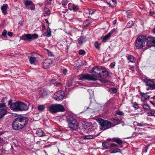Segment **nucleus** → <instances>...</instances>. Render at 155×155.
Instances as JSON below:
<instances>
[{"mask_svg":"<svg viewBox=\"0 0 155 155\" xmlns=\"http://www.w3.org/2000/svg\"><path fill=\"white\" fill-rule=\"evenodd\" d=\"M103 67H96L92 69L91 73H93L92 74L87 73L81 74L78 76L79 80L83 81L86 80L89 81H96L99 78H104L107 77L108 75V72L106 69L102 71L101 72H98L97 71L101 69H104Z\"/></svg>","mask_w":155,"mask_h":155,"instance_id":"nucleus-1","label":"nucleus"},{"mask_svg":"<svg viewBox=\"0 0 155 155\" xmlns=\"http://www.w3.org/2000/svg\"><path fill=\"white\" fill-rule=\"evenodd\" d=\"M28 121V118L25 117H20L16 118L14 120L12 123V128L14 130H20L26 126Z\"/></svg>","mask_w":155,"mask_h":155,"instance_id":"nucleus-2","label":"nucleus"},{"mask_svg":"<svg viewBox=\"0 0 155 155\" xmlns=\"http://www.w3.org/2000/svg\"><path fill=\"white\" fill-rule=\"evenodd\" d=\"M67 121L68 127L71 130H76L79 127V123L77 120L72 116H69L67 117Z\"/></svg>","mask_w":155,"mask_h":155,"instance_id":"nucleus-3","label":"nucleus"},{"mask_svg":"<svg viewBox=\"0 0 155 155\" xmlns=\"http://www.w3.org/2000/svg\"><path fill=\"white\" fill-rule=\"evenodd\" d=\"M97 121L101 126V129L103 130L110 128L115 126V125H112V123L110 121L104 120L101 118L97 119Z\"/></svg>","mask_w":155,"mask_h":155,"instance_id":"nucleus-4","label":"nucleus"},{"mask_svg":"<svg viewBox=\"0 0 155 155\" xmlns=\"http://www.w3.org/2000/svg\"><path fill=\"white\" fill-rule=\"evenodd\" d=\"M146 41V37L143 35L139 36L135 41V46L137 49L142 48L145 45Z\"/></svg>","mask_w":155,"mask_h":155,"instance_id":"nucleus-5","label":"nucleus"},{"mask_svg":"<svg viewBox=\"0 0 155 155\" xmlns=\"http://www.w3.org/2000/svg\"><path fill=\"white\" fill-rule=\"evenodd\" d=\"M49 111L52 114L58 112H63L65 110L64 107L60 104H52L48 107Z\"/></svg>","mask_w":155,"mask_h":155,"instance_id":"nucleus-6","label":"nucleus"},{"mask_svg":"<svg viewBox=\"0 0 155 155\" xmlns=\"http://www.w3.org/2000/svg\"><path fill=\"white\" fill-rule=\"evenodd\" d=\"M38 37V34L34 33L32 34H24L21 38L22 40L28 42H31L32 41L36 39Z\"/></svg>","mask_w":155,"mask_h":155,"instance_id":"nucleus-7","label":"nucleus"},{"mask_svg":"<svg viewBox=\"0 0 155 155\" xmlns=\"http://www.w3.org/2000/svg\"><path fill=\"white\" fill-rule=\"evenodd\" d=\"M64 96V92L59 90L54 94L53 97L56 100L61 101L63 100Z\"/></svg>","mask_w":155,"mask_h":155,"instance_id":"nucleus-8","label":"nucleus"},{"mask_svg":"<svg viewBox=\"0 0 155 155\" xmlns=\"http://www.w3.org/2000/svg\"><path fill=\"white\" fill-rule=\"evenodd\" d=\"M147 45L150 48L151 46H155V38L152 36L146 38Z\"/></svg>","mask_w":155,"mask_h":155,"instance_id":"nucleus-9","label":"nucleus"},{"mask_svg":"<svg viewBox=\"0 0 155 155\" xmlns=\"http://www.w3.org/2000/svg\"><path fill=\"white\" fill-rule=\"evenodd\" d=\"M28 109V107L27 105L19 101L18 108V111H25Z\"/></svg>","mask_w":155,"mask_h":155,"instance_id":"nucleus-10","label":"nucleus"},{"mask_svg":"<svg viewBox=\"0 0 155 155\" xmlns=\"http://www.w3.org/2000/svg\"><path fill=\"white\" fill-rule=\"evenodd\" d=\"M145 82L146 85L148 86L150 90H155V84L153 81L147 79Z\"/></svg>","mask_w":155,"mask_h":155,"instance_id":"nucleus-11","label":"nucleus"},{"mask_svg":"<svg viewBox=\"0 0 155 155\" xmlns=\"http://www.w3.org/2000/svg\"><path fill=\"white\" fill-rule=\"evenodd\" d=\"M19 101H17L10 105V108L14 111H18Z\"/></svg>","mask_w":155,"mask_h":155,"instance_id":"nucleus-12","label":"nucleus"},{"mask_svg":"<svg viewBox=\"0 0 155 155\" xmlns=\"http://www.w3.org/2000/svg\"><path fill=\"white\" fill-rule=\"evenodd\" d=\"M8 8V6L7 4H3L1 7V10L4 15H5L7 14V9Z\"/></svg>","mask_w":155,"mask_h":155,"instance_id":"nucleus-13","label":"nucleus"},{"mask_svg":"<svg viewBox=\"0 0 155 155\" xmlns=\"http://www.w3.org/2000/svg\"><path fill=\"white\" fill-rule=\"evenodd\" d=\"M107 4L112 7H115L116 5V2L113 0H106Z\"/></svg>","mask_w":155,"mask_h":155,"instance_id":"nucleus-14","label":"nucleus"},{"mask_svg":"<svg viewBox=\"0 0 155 155\" xmlns=\"http://www.w3.org/2000/svg\"><path fill=\"white\" fill-rule=\"evenodd\" d=\"M141 100L142 101L148 99L149 98V96L145 95L143 93H141Z\"/></svg>","mask_w":155,"mask_h":155,"instance_id":"nucleus-15","label":"nucleus"},{"mask_svg":"<svg viewBox=\"0 0 155 155\" xmlns=\"http://www.w3.org/2000/svg\"><path fill=\"white\" fill-rule=\"evenodd\" d=\"M36 134L39 137H42L45 135L44 132L42 130L39 129L37 130Z\"/></svg>","mask_w":155,"mask_h":155,"instance_id":"nucleus-16","label":"nucleus"},{"mask_svg":"<svg viewBox=\"0 0 155 155\" xmlns=\"http://www.w3.org/2000/svg\"><path fill=\"white\" fill-rule=\"evenodd\" d=\"M6 110L5 109L2 108L0 109V118L3 117L6 113Z\"/></svg>","mask_w":155,"mask_h":155,"instance_id":"nucleus-17","label":"nucleus"},{"mask_svg":"<svg viewBox=\"0 0 155 155\" xmlns=\"http://www.w3.org/2000/svg\"><path fill=\"white\" fill-rule=\"evenodd\" d=\"M95 10L94 9H87L85 11V12L86 13H89V17H90L95 12Z\"/></svg>","mask_w":155,"mask_h":155,"instance_id":"nucleus-18","label":"nucleus"},{"mask_svg":"<svg viewBox=\"0 0 155 155\" xmlns=\"http://www.w3.org/2000/svg\"><path fill=\"white\" fill-rule=\"evenodd\" d=\"M45 36L47 37H50L51 36V31L50 28H48L46 32L45 33Z\"/></svg>","mask_w":155,"mask_h":155,"instance_id":"nucleus-19","label":"nucleus"},{"mask_svg":"<svg viewBox=\"0 0 155 155\" xmlns=\"http://www.w3.org/2000/svg\"><path fill=\"white\" fill-rule=\"evenodd\" d=\"M102 145L103 147L105 149H110V145L109 143L107 142H104L102 143Z\"/></svg>","mask_w":155,"mask_h":155,"instance_id":"nucleus-20","label":"nucleus"},{"mask_svg":"<svg viewBox=\"0 0 155 155\" xmlns=\"http://www.w3.org/2000/svg\"><path fill=\"white\" fill-rule=\"evenodd\" d=\"M147 114L149 116H153L155 117V110L151 109L147 113Z\"/></svg>","mask_w":155,"mask_h":155,"instance_id":"nucleus-21","label":"nucleus"},{"mask_svg":"<svg viewBox=\"0 0 155 155\" xmlns=\"http://www.w3.org/2000/svg\"><path fill=\"white\" fill-rule=\"evenodd\" d=\"M111 36V35L110 34H107V35H105L103 38L102 40V41L103 42H105L107 40H109Z\"/></svg>","mask_w":155,"mask_h":155,"instance_id":"nucleus-22","label":"nucleus"},{"mask_svg":"<svg viewBox=\"0 0 155 155\" xmlns=\"http://www.w3.org/2000/svg\"><path fill=\"white\" fill-rule=\"evenodd\" d=\"M36 60V58L35 57H31L29 58V61L31 64H34Z\"/></svg>","mask_w":155,"mask_h":155,"instance_id":"nucleus-23","label":"nucleus"},{"mask_svg":"<svg viewBox=\"0 0 155 155\" xmlns=\"http://www.w3.org/2000/svg\"><path fill=\"white\" fill-rule=\"evenodd\" d=\"M127 58L131 62H135V58L132 55H130L128 56L127 57Z\"/></svg>","mask_w":155,"mask_h":155,"instance_id":"nucleus-24","label":"nucleus"},{"mask_svg":"<svg viewBox=\"0 0 155 155\" xmlns=\"http://www.w3.org/2000/svg\"><path fill=\"white\" fill-rule=\"evenodd\" d=\"M44 16H45V14H46L48 15H49L51 12L50 11L49 9L48 8H45L44 9Z\"/></svg>","mask_w":155,"mask_h":155,"instance_id":"nucleus-25","label":"nucleus"},{"mask_svg":"<svg viewBox=\"0 0 155 155\" xmlns=\"http://www.w3.org/2000/svg\"><path fill=\"white\" fill-rule=\"evenodd\" d=\"M97 135H87L83 136V139H90L93 138L94 137H96Z\"/></svg>","mask_w":155,"mask_h":155,"instance_id":"nucleus-26","label":"nucleus"},{"mask_svg":"<svg viewBox=\"0 0 155 155\" xmlns=\"http://www.w3.org/2000/svg\"><path fill=\"white\" fill-rule=\"evenodd\" d=\"M45 107L44 105H40L37 107V109L39 111H43L45 109Z\"/></svg>","mask_w":155,"mask_h":155,"instance_id":"nucleus-27","label":"nucleus"},{"mask_svg":"<svg viewBox=\"0 0 155 155\" xmlns=\"http://www.w3.org/2000/svg\"><path fill=\"white\" fill-rule=\"evenodd\" d=\"M24 4L25 6L31 5L33 3L31 1L26 0L24 1Z\"/></svg>","mask_w":155,"mask_h":155,"instance_id":"nucleus-28","label":"nucleus"},{"mask_svg":"<svg viewBox=\"0 0 155 155\" xmlns=\"http://www.w3.org/2000/svg\"><path fill=\"white\" fill-rule=\"evenodd\" d=\"M143 108L147 110H149L150 109V106L147 104H144L143 105Z\"/></svg>","mask_w":155,"mask_h":155,"instance_id":"nucleus-29","label":"nucleus"},{"mask_svg":"<svg viewBox=\"0 0 155 155\" xmlns=\"http://www.w3.org/2000/svg\"><path fill=\"white\" fill-rule=\"evenodd\" d=\"M110 91L112 93H115L117 91L116 88L114 87H112L109 89Z\"/></svg>","mask_w":155,"mask_h":155,"instance_id":"nucleus-30","label":"nucleus"},{"mask_svg":"<svg viewBox=\"0 0 155 155\" xmlns=\"http://www.w3.org/2000/svg\"><path fill=\"white\" fill-rule=\"evenodd\" d=\"M117 115L120 116H124V114L123 112L118 110L116 113Z\"/></svg>","mask_w":155,"mask_h":155,"instance_id":"nucleus-31","label":"nucleus"},{"mask_svg":"<svg viewBox=\"0 0 155 155\" xmlns=\"http://www.w3.org/2000/svg\"><path fill=\"white\" fill-rule=\"evenodd\" d=\"M75 5L71 3H69L68 5V9L70 10H72V8Z\"/></svg>","mask_w":155,"mask_h":155,"instance_id":"nucleus-32","label":"nucleus"},{"mask_svg":"<svg viewBox=\"0 0 155 155\" xmlns=\"http://www.w3.org/2000/svg\"><path fill=\"white\" fill-rule=\"evenodd\" d=\"M68 2V0H62L61 2L62 5L64 6H66Z\"/></svg>","mask_w":155,"mask_h":155,"instance_id":"nucleus-33","label":"nucleus"},{"mask_svg":"<svg viewBox=\"0 0 155 155\" xmlns=\"http://www.w3.org/2000/svg\"><path fill=\"white\" fill-rule=\"evenodd\" d=\"M82 38L83 37L82 36H81L79 38L78 40V43L80 45H81L83 43V41L82 40Z\"/></svg>","mask_w":155,"mask_h":155,"instance_id":"nucleus-34","label":"nucleus"},{"mask_svg":"<svg viewBox=\"0 0 155 155\" xmlns=\"http://www.w3.org/2000/svg\"><path fill=\"white\" fill-rule=\"evenodd\" d=\"M94 46L95 48L98 50H99L100 47L98 42L96 41L94 43Z\"/></svg>","mask_w":155,"mask_h":155,"instance_id":"nucleus-35","label":"nucleus"},{"mask_svg":"<svg viewBox=\"0 0 155 155\" xmlns=\"http://www.w3.org/2000/svg\"><path fill=\"white\" fill-rule=\"evenodd\" d=\"M78 53L80 55H84L85 54V52L84 50H80L79 51Z\"/></svg>","mask_w":155,"mask_h":155,"instance_id":"nucleus-36","label":"nucleus"},{"mask_svg":"<svg viewBox=\"0 0 155 155\" xmlns=\"http://www.w3.org/2000/svg\"><path fill=\"white\" fill-rule=\"evenodd\" d=\"M121 152L120 150L118 148H117L113 150L111 153H116Z\"/></svg>","mask_w":155,"mask_h":155,"instance_id":"nucleus-37","label":"nucleus"},{"mask_svg":"<svg viewBox=\"0 0 155 155\" xmlns=\"http://www.w3.org/2000/svg\"><path fill=\"white\" fill-rule=\"evenodd\" d=\"M72 10L74 12L77 11L78 10V6L74 5L72 8Z\"/></svg>","mask_w":155,"mask_h":155,"instance_id":"nucleus-38","label":"nucleus"},{"mask_svg":"<svg viewBox=\"0 0 155 155\" xmlns=\"http://www.w3.org/2000/svg\"><path fill=\"white\" fill-rule=\"evenodd\" d=\"M133 25V23L132 21H130L127 23V26L128 27H130Z\"/></svg>","mask_w":155,"mask_h":155,"instance_id":"nucleus-39","label":"nucleus"},{"mask_svg":"<svg viewBox=\"0 0 155 155\" xmlns=\"http://www.w3.org/2000/svg\"><path fill=\"white\" fill-rule=\"evenodd\" d=\"M118 147V146L116 144L113 143L110 144V149L112 147Z\"/></svg>","mask_w":155,"mask_h":155,"instance_id":"nucleus-40","label":"nucleus"},{"mask_svg":"<svg viewBox=\"0 0 155 155\" xmlns=\"http://www.w3.org/2000/svg\"><path fill=\"white\" fill-rule=\"evenodd\" d=\"M30 9L31 10H33L35 9V5L33 3L31 5Z\"/></svg>","mask_w":155,"mask_h":155,"instance_id":"nucleus-41","label":"nucleus"},{"mask_svg":"<svg viewBox=\"0 0 155 155\" xmlns=\"http://www.w3.org/2000/svg\"><path fill=\"white\" fill-rule=\"evenodd\" d=\"M119 120L117 118L115 117V118H112L111 119V120L112 121H113V122L115 123L116 121L118 122V120Z\"/></svg>","mask_w":155,"mask_h":155,"instance_id":"nucleus-42","label":"nucleus"},{"mask_svg":"<svg viewBox=\"0 0 155 155\" xmlns=\"http://www.w3.org/2000/svg\"><path fill=\"white\" fill-rule=\"evenodd\" d=\"M118 124H121L122 126H124V121H122V120L121 119L119 120L118 122Z\"/></svg>","mask_w":155,"mask_h":155,"instance_id":"nucleus-43","label":"nucleus"},{"mask_svg":"<svg viewBox=\"0 0 155 155\" xmlns=\"http://www.w3.org/2000/svg\"><path fill=\"white\" fill-rule=\"evenodd\" d=\"M116 143H117L118 144L120 145L122 144L123 143V142L122 140H121L120 139H118L117 141L116 142Z\"/></svg>","mask_w":155,"mask_h":155,"instance_id":"nucleus-44","label":"nucleus"},{"mask_svg":"<svg viewBox=\"0 0 155 155\" xmlns=\"http://www.w3.org/2000/svg\"><path fill=\"white\" fill-rule=\"evenodd\" d=\"M46 52L49 56L52 55V53L51 52L49 51L48 49H46Z\"/></svg>","mask_w":155,"mask_h":155,"instance_id":"nucleus-45","label":"nucleus"},{"mask_svg":"<svg viewBox=\"0 0 155 155\" xmlns=\"http://www.w3.org/2000/svg\"><path fill=\"white\" fill-rule=\"evenodd\" d=\"M134 108L136 109H138L139 108L138 104L137 103L135 104L133 106Z\"/></svg>","mask_w":155,"mask_h":155,"instance_id":"nucleus-46","label":"nucleus"},{"mask_svg":"<svg viewBox=\"0 0 155 155\" xmlns=\"http://www.w3.org/2000/svg\"><path fill=\"white\" fill-rule=\"evenodd\" d=\"M7 97H5L3 98L1 100V102L2 103H4L5 102V101L7 100Z\"/></svg>","mask_w":155,"mask_h":155,"instance_id":"nucleus-47","label":"nucleus"},{"mask_svg":"<svg viewBox=\"0 0 155 155\" xmlns=\"http://www.w3.org/2000/svg\"><path fill=\"white\" fill-rule=\"evenodd\" d=\"M7 34V31L6 30H4L2 33V35L3 36H5Z\"/></svg>","mask_w":155,"mask_h":155,"instance_id":"nucleus-48","label":"nucleus"},{"mask_svg":"<svg viewBox=\"0 0 155 155\" xmlns=\"http://www.w3.org/2000/svg\"><path fill=\"white\" fill-rule=\"evenodd\" d=\"M116 29H112L110 32L108 33L110 34L111 35L114 32H115Z\"/></svg>","mask_w":155,"mask_h":155,"instance_id":"nucleus-49","label":"nucleus"},{"mask_svg":"<svg viewBox=\"0 0 155 155\" xmlns=\"http://www.w3.org/2000/svg\"><path fill=\"white\" fill-rule=\"evenodd\" d=\"M136 125L137 126L140 127H143L144 126V125L142 123H137Z\"/></svg>","mask_w":155,"mask_h":155,"instance_id":"nucleus-50","label":"nucleus"},{"mask_svg":"<svg viewBox=\"0 0 155 155\" xmlns=\"http://www.w3.org/2000/svg\"><path fill=\"white\" fill-rule=\"evenodd\" d=\"M118 139L117 138H113L112 139V140L113 142H115L116 143L117 141V140Z\"/></svg>","mask_w":155,"mask_h":155,"instance_id":"nucleus-51","label":"nucleus"},{"mask_svg":"<svg viewBox=\"0 0 155 155\" xmlns=\"http://www.w3.org/2000/svg\"><path fill=\"white\" fill-rule=\"evenodd\" d=\"M99 80L101 81V83H102L105 84V83H106L107 82V81L105 80H104H104L100 79Z\"/></svg>","mask_w":155,"mask_h":155,"instance_id":"nucleus-52","label":"nucleus"},{"mask_svg":"<svg viewBox=\"0 0 155 155\" xmlns=\"http://www.w3.org/2000/svg\"><path fill=\"white\" fill-rule=\"evenodd\" d=\"M67 72V70L66 69H64L62 73L63 74L65 75Z\"/></svg>","mask_w":155,"mask_h":155,"instance_id":"nucleus-53","label":"nucleus"},{"mask_svg":"<svg viewBox=\"0 0 155 155\" xmlns=\"http://www.w3.org/2000/svg\"><path fill=\"white\" fill-rule=\"evenodd\" d=\"M7 34L10 37L12 36L13 35V33L11 32H8Z\"/></svg>","mask_w":155,"mask_h":155,"instance_id":"nucleus-54","label":"nucleus"},{"mask_svg":"<svg viewBox=\"0 0 155 155\" xmlns=\"http://www.w3.org/2000/svg\"><path fill=\"white\" fill-rule=\"evenodd\" d=\"M60 84V83L58 82H56L54 84V85L55 86H58Z\"/></svg>","mask_w":155,"mask_h":155,"instance_id":"nucleus-55","label":"nucleus"},{"mask_svg":"<svg viewBox=\"0 0 155 155\" xmlns=\"http://www.w3.org/2000/svg\"><path fill=\"white\" fill-rule=\"evenodd\" d=\"M130 69L133 71H135V69L134 67L132 66L130 67Z\"/></svg>","mask_w":155,"mask_h":155,"instance_id":"nucleus-56","label":"nucleus"},{"mask_svg":"<svg viewBox=\"0 0 155 155\" xmlns=\"http://www.w3.org/2000/svg\"><path fill=\"white\" fill-rule=\"evenodd\" d=\"M5 105L4 103L0 104V107H5Z\"/></svg>","mask_w":155,"mask_h":155,"instance_id":"nucleus-57","label":"nucleus"},{"mask_svg":"<svg viewBox=\"0 0 155 155\" xmlns=\"http://www.w3.org/2000/svg\"><path fill=\"white\" fill-rule=\"evenodd\" d=\"M115 62H113L110 64V65L112 67H114L115 66Z\"/></svg>","mask_w":155,"mask_h":155,"instance_id":"nucleus-58","label":"nucleus"},{"mask_svg":"<svg viewBox=\"0 0 155 155\" xmlns=\"http://www.w3.org/2000/svg\"><path fill=\"white\" fill-rule=\"evenodd\" d=\"M12 100H10L8 101V104L9 105H10V106L11 104H12Z\"/></svg>","mask_w":155,"mask_h":155,"instance_id":"nucleus-59","label":"nucleus"},{"mask_svg":"<svg viewBox=\"0 0 155 155\" xmlns=\"http://www.w3.org/2000/svg\"><path fill=\"white\" fill-rule=\"evenodd\" d=\"M116 20H114L112 22L113 24V25H115L116 23Z\"/></svg>","mask_w":155,"mask_h":155,"instance_id":"nucleus-60","label":"nucleus"},{"mask_svg":"<svg viewBox=\"0 0 155 155\" xmlns=\"http://www.w3.org/2000/svg\"><path fill=\"white\" fill-rule=\"evenodd\" d=\"M45 21H46V22L47 23H48H48H49L48 21V20H47V19H45Z\"/></svg>","mask_w":155,"mask_h":155,"instance_id":"nucleus-61","label":"nucleus"},{"mask_svg":"<svg viewBox=\"0 0 155 155\" xmlns=\"http://www.w3.org/2000/svg\"><path fill=\"white\" fill-rule=\"evenodd\" d=\"M152 31H153V33H154L155 34V28L153 29V30Z\"/></svg>","mask_w":155,"mask_h":155,"instance_id":"nucleus-62","label":"nucleus"},{"mask_svg":"<svg viewBox=\"0 0 155 155\" xmlns=\"http://www.w3.org/2000/svg\"><path fill=\"white\" fill-rule=\"evenodd\" d=\"M153 99H154V100H155V95L153 97Z\"/></svg>","mask_w":155,"mask_h":155,"instance_id":"nucleus-63","label":"nucleus"},{"mask_svg":"<svg viewBox=\"0 0 155 155\" xmlns=\"http://www.w3.org/2000/svg\"><path fill=\"white\" fill-rule=\"evenodd\" d=\"M107 140L108 141H110V140H112V139H108Z\"/></svg>","mask_w":155,"mask_h":155,"instance_id":"nucleus-64","label":"nucleus"}]
</instances>
